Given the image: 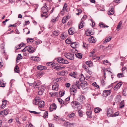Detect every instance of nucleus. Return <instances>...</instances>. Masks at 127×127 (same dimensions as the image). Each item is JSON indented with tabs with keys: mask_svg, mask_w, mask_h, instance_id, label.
I'll use <instances>...</instances> for the list:
<instances>
[{
	"mask_svg": "<svg viewBox=\"0 0 127 127\" xmlns=\"http://www.w3.org/2000/svg\"><path fill=\"white\" fill-rule=\"evenodd\" d=\"M85 99V98L84 96L81 95H80L78 99V101L80 102L76 101L73 102L74 103L75 105V106L77 109L79 108L80 109L81 108V107L80 104L83 102V101Z\"/></svg>",
	"mask_w": 127,
	"mask_h": 127,
	"instance_id": "1",
	"label": "nucleus"
},
{
	"mask_svg": "<svg viewBox=\"0 0 127 127\" xmlns=\"http://www.w3.org/2000/svg\"><path fill=\"white\" fill-rule=\"evenodd\" d=\"M52 67L53 68L55 69L58 71L63 69L65 67L64 66H59L58 64L56 63H53Z\"/></svg>",
	"mask_w": 127,
	"mask_h": 127,
	"instance_id": "2",
	"label": "nucleus"
},
{
	"mask_svg": "<svg viewBox=\"0 0 127 127\" xmlns=\"http://www.w3.org/2000/svg\"><path fill=\"white\" fill-rule=\"evenodd\" d=\"M64 56L67 59L71 60H73L74 58V54L70 53H65Z\"/></svg>",
	"mask_w": 127,
	"mask_h": 127,
	"instance_id": "3",
	"label": "nucleus"
},
{
	"mask_svg": "<svg viewBox=\"0 0 127 127\" xmlns=\"http://www.w3.org/2000/svg\"><path fill=\"white\" fill-rule=\"evenodd\" d=\"M57 61L58 62L60 63L65 64H67L68 63V61L66 60H65L62 58H58Z\"/></svg>",
	"mask_w": 127,
	"mask_h": 127,
	"instance_id": "4",
	"label": "nucleus"
},
{
	"mask_svg": "<svg viewBox=\"0 0 127 127\" xmlns=\"http://www.w3.org/2000/svg\"><path fill=\"white\" fill-rule=\"evenodd\" d=\"M71 87L70 88V93L71 95H74L77 92V88L74 85H72Z\"/></svg>",
	"mask_w": 127,
	"mask_h": 127,
	"instance_id": "5",
	"label": "nucleus"
},
{
	"mask_svg": "<svg viewBox=\"0 0 127 127\" xmlns=\"http://www.w3.org/2000/svg\"><path fill=\"white\" fill-rule=\"evenodd\" d=\"M113 111L112 110L111 108L108 109L107 110V115L108 117L113 116Z\"/></svg>",
	"mask_w": 127,
	"mask_h": 127,
	"instance_id": "6",
	"label": "nucleus"
},
{
	"mask_svg": "<svg viewBox=\"0 0 127 127\" xmlns=\"http://www.w3.org/2000/svg\"><path fill=\"white\" fill-rule=\"evenodd\" d=\"M68 33L70 35H72L75 33L76 32L75 29L72 27L70 28L68 30Z\"/></svg>",
	"mask_w": 127,
	"mask_h": 127,
	"instance_id": "7",
	"label": "nucleus"
},
{
	"mask_svg": "<svg viewBox=\"0 0 127 127\" xmlns=\"http://www.w3.org/2000/svg\"><path fill=\"white\" fill-rule=\"evenodd\" d=\"M48 9L46 5H44L41 8V11L42 12H44L43 14H46L48 11Z\"/></svg>",
	"mask_w": 127,
	"mask_h": 127,
	"instance_id": "8",
	"label": "nucleus"
},
{
	"mask_svg": "<svg viewBox=\"0 0 127 127\" xmlns=\"http://www.w3.org/2000/svg\"><path fill=\"white\" fill-rule=\"evenodd\" d=\"M122 84V83L121 82L118 83L114 87V90L115 91L117 90L120 88Z\"/></svg>",
	"mask_w": 127,
	"mask_h": 127,
	"instance_id": "9",
	"label": "nucleus"
},
{
	"mask_svg": "<svg viewBox=\"0 0 127 127\" xmlns=\"http://www.w3.org/2000/svg\"><path fill=\"white\" fill-rule=\"evenodd\" d=\"M74 124L73 123H70L68 122L64 123V125L67 127H73Z\"/></svg>",
	"mask_w": 127,
	"mask_h": 127,
	"instance_id": "10",
	"label": "nucleus"
},
{
	"mask_svg": "<svg viewBox=\"0 0 127 127\" xmlns=\"http://www.w3.org/2000/svg\"><path fill=\"white\" fill-rule=\"evenodd\" d=\"M89 42L91 43H95L96 42V40L93 36H91L88 39Z\"/></svg>",
	"mask_w": 127,
	"mask_h": 127,
	"instance_id": "11",
	"label": "nucleus"
},
{
	"mask_svg": "<svg viewBox=\"0 0 127 127\" xmlns=\"http://www.w3.org/2000/svg\"><path fill=\"white\" fill-rule=\"evenodd\" d=\"M56 105L54 103H53L52 105H50V110L52 111L54 109H56Z\"/></svg>",
	"mask_w": 127,
	"mask_h": 127,
	"instance_id": "12",
	"label": "nucleus"
},
{
	"mask_svg": "<svg viewBox=\"0 0 127 127\" xmlns=\"http://www.w3.org/2000/svg\"><path fill=\"white\" fill-rule=\"evenodd\" d=\"M70 17L68 16H67L66 17H64L62 20V22L63 24L65 23L66 21H67L69 18Z\"/></svg>",
	"mask_w": 127,
	"mask_h": 127,
	"instance_id": "13",
	"label": "nucleus"
},
{
	"mask_svg": "<svg viewBox=\"0 0 127 127\" xmlns=\"http://www.w3.org/2000/svg\"><path fill=\"white\" fill-rule=\"evenodd\" d=\"M59 85L57 83H56L52 86V89L53 90L57 91L58 89Z\"/></svg>",
	"mask_w": 127,
	"mask_h": 127,
	"instance_id": "14",
	"label": "nucleus"
},
{
	"mask_svg": "<svg viewBox=\"0 0 127 127\" xmlns=\"http://www.w3.org/2000/svg\"><path fill=\"white\" fill-rule=\"evenodd\" d=\"M111 93V91L110 90H106L104 91L103 95L107 96L109 95Z\"/></svg>",
	"mask_w": 127,
	"mask_h": 127,
	"instance_id": "15",
	"label": "nucleus"
},
{
	"mask_svg": "<svg viewBox=\"0 0 127 127\" xmlns=\"http://www.w3.org/2000/svg\"><path fill=\"white\" fill-rule=\"evenodd\" d=\"M31 59L33 61L37 62L39 61L40 60L39 57L35 56H32Z\"/></svg>",
	"mask_w": 127,
	"mask_h": 127,
	"instance_id": "16",
	"label": "nucleus"
},
{
	"mask_svg": "<svg viewBox=\"0 0 127 127\" xmlns=\"http://www.w3.org/2000/svg\"><path fill=\"white\" fill-rule=\"evenodd\" d=\"M8 113L7 109H5L3 111H1L0 113V115H2L3 116L6 115Z\"/></svg>",
	"mask_w": 127,
	"mask_h": 127,
	"instance_id": "17",
	"label": "nucleus"
},
{
	"mask_svg": "<svg viewBox=\"0 0 127 127\" xmlns=\"http://www.w3.org/2000/svg\"><path fill=\"white\" fill-rule=\"evenodd\" d=\"M40 99L37 97H36L33 101V104L35 105H37L38 104Z\"/></svg>",
	"mask_w": 127,
	"mask_h": 127,
	"instance_id": "18",
	"label": "nucleus"
},
{
	"mask_svg": "<svg viewBox=\"0 0 127 127\" xmlns=\"http://www.w3.org/2000/svg\"><path fill=\"white\" fill-rule=\"evenodd\" d=\"M29 46L30 47H29V48L28 49L29 52L30 53H32L35 50L34 48L30 46Z\"/></svg>",
	"mask_w": 127,
	"mask_h": 127,
	"instance_id": "19",
	"label": "nucleus"
},
{
	"mask_svg": "<svg viewBox=\"0 0 127 127\" xmlns=\"http://www.w3.org/2000/svg\"><path fill=\"white\" fill-rule=\"evenodd\" d=\"M112 7L111 9H109L108 11V14L109 15H113L114 13L113 8Z\"/></svg>",
	"mask_w": 127,
	"mask_h": 127,
	"instance_id": "20",
	"label": "nucleus"
},
{
	"mask_svg": "<svg viewBox=\"0 0 127 127\" xmlns=\"http://www.w3.org/2000/svg\"><path fill=\"white\" fill-rule=\"evenodd\" d=\"M37 69L39 70H42L43 69H46V68L44 66L42 65H39L37 66Z\"/></svg>",
	"mask_w": 127,
	"mask_h": 127,
	"instance_id": "21",
	"label": "nucleus"
},
{
	"mask_svg": "<svg viewBox=\"0 0 127 127\" xmlns=\"http://www.w3.org/2000/svg\"><path fill=\"white\" fill-rule=\"evenodd\" d=\"M38 104L39 106L41 108L43 107L44 105V102L43 101H39Z\"/></svg>",
	"mask_w": 127,
	"mask_h": 127,
	"instance_id": "22",
	"label": "nucleus"
},
{
	"mask_svg": "<svg viewBox=\"0 0 127 127\" xmlns=\"http://www.w3.org/2000/svg\"><path fill=\"white\" fill-rule=\"evenodd\" d=\"M7 103V101L6 100H4L2 101V104L1 106V108H2L3 109Z\"/></svg>",
	"mask_w": 127,
	"mask_h": 127,
	"instance_id": "23",
	"label": "nucleus"
},
{
	"mask_svg": "<svg viewBox=\"0 0 127 127\" xmlns=\"http://www.w3.org/2000/svg\"><path fill=\"white\" fill-rule=\"evenodd\" d=\"M84 22L82 21L80 23L79 25V29H80L83 27L84 26Z\"/></svg>",
	"mask_w": 127,
	"mask_h": 127,
	"instance_id": "24",
	"label": "nucleus"
},
{
	"mask_svg": "<svg viewBox=\"0 0 127 127\" xmlns=\"http://www.w3.org/2000/svg\"><path fill=\"white\" fill-rule=\"evenodd\" d=\"M86 64L88 65L89 67H92L93 66V64L92 62L91 61H87L86 62Z\"/></svg>",
	"mask_w": 127,
	"mask_h": 127,
	"instance_id": "25",
	"label": "nucleus"
},
{
	"mask_svg": "<svg viewBox=\"0 0 127 127\" xmlns=\"http://www.w3.org/2000/svg\"><path fill=\"white\" fill-rule=\"evenodd\" d=\"M86 114L88 117L89 118H91L92 117L91 115L92 111H87L86 112Z\"/></svg>",
	"mask_w": 127,
	"mask_h": 127,
	"instance_id": "26",
	"label": "nucleus"
},
{
	"mask_svg": "<svg viewBox=\"0 0 127 127\" xmlns=\"http://www.w3.org/2000/svg\"><path fill=\"white\" fill-rule=\"evenodd\" d=\"M122 22L121 21H120L117 27V30L118 31L120 30Z\"/></svg>",
	"mask_w": 127,
	"mask_h": 127,
	"instance_id": "27",
	"label": "nucleus"
},
{
	"mask_svg": "<svg viewBox=\"0 0 127 127\" xmlns=\"http://www.w3.org/2000/svg\"><path fill=\"white\" fill-rule=\"evenodd\" d=\"M53 34L55 36H57L60 34L59 32L58 31H55L53 32Z\"/></svg>",
	"mask_w": 127,
	"mask_h": 127,
	"instance_id": "28",
	"label": "nucleus"
},
{
	"mask_svg": "<svg viewBox=\"0 0 127 127\" xmlns=\"http://www.w3.org/2000/svg\"><path fill=\"white\" fill-rule=\"evenodd\" d=\"M73 85H74L75 86H76L77 87L78 89H80V84L79 81H76L74 83Z\"/></svg>",
	"mask_w": 127,
	"mask_h": 127,
	"instance_id": "29",
	"label": "nucleus"
},
{
	"mask_svg": "<svg viewBox=\"0 0 127 127\" xmlns=\"http://www.w3.org/2000/svg\"><path fill=\"white\" fill-rule=\"evenodd\" d=\"M91 32L89 30H86V31L85 33L86 35L87 36H89L92 35V34L91 33Z\"/></svg>",
	"mask_w": 127,
	"mask_h": 127,
	"instance_id": "30",
	"label": "nucleus"
},
{
	"mask_svg": "<svg viewBox=\"0 0 127 127\" xmlns=\"http://www.w3.org/2000/svg\"><path fill=\"white\" fill-rule=\"evenodd\" d=\"M69 75L72 77L74 78H76V73L75 72H72L69 74Z\"/></svg>",
	"mask_w": 127,
	"mask_h": 127,
	"instance_id": "31",
	"label": "nucleus"
},
{
	"mask_svg": "<svg viewBox=\"0 0 127 127\" xmlns=\"http://www.w3.org/2000/svg\"><path fill=\"white\" fill-rule=\"evenodd\" d=\"M111 40V37H110L109 36L106 38L105 40L103 41V43H105L110 41Z\"/></svg>",
	"mask_w": 127,
	"mask_h": 127,
	"instance_id": "32",
	"label": "nucleus"
},
{
	"mask_svg": "<svg viewBox=\"0 0 127 127\" xmlns=\"http://www.w3.org/2000/svg\"><path fill=\"white\" fill-rule=\"evenodd\" d=\"M70 45L73 48H75L76 47V46L77 45L76 42H72L71 43Z\"/></svg>",
	"mask_w": 127,
	"mask_h": 127,
	"instance_id": "33",
	"label": "nucleus"
},
{
	"mask_svg": "<svg viewBox=\"0 0 127 127\" xmlns=\"http://www.w3.org/2000/svg\"><path fill=\"white\" fill-rule=\"evenodd\" d=\"M102 110L100 109L99 107H96L94 109V111L95 113H97L99 112Z\"/></svg>",
	"mask_w": 127,
	"mask_h": 127,
	"instance_id": "34",
	"label": "nucleus"
},
{
	"mask_svg": "<svg viewBox=\"0 0 127 127\" xmlns=\"http://www.w3.org/2000/svg\"><path fill=\"white\" fill-rule=\"evenodd\" d=\"M34 41V40L32 38H29L27 39V42L29 43H32Z\"/></svg>",
	"mask_w": 127,
	"mask_h": 127,
	"instance_id": "35",
	"label": "nucleus"
},
{
	"mask_svg": "<svg viewBox=\"0 0 127 127\" xmlns=\"http://www.w3.org/2000/svg\"><path fill=\"white\" fill-rule=\"evenodd\" d=\"M76 57L78 58L81 59L82 58V54H81L78 53L75 54Z\"/></svg>",
	"mask_w": 127,
	"mask_h": 127,
	"instance_id": "36",
	"label": "nucleus"
},
{
	"mask_svg": "<svg viewBox=\"0 0 127 127\" xmlns=\"http://www.w3.org/2000/svg\"><path fill=\"white\" fill-rule=\"evenodd\" d=\"M121 96L120 95H118L116 96V101H119L121 99Z\"/></svg>",
	"mask_w": 127,
	"mask_h": 127,
	"instance_id": "37",
	"label": "nucleus"
},
{
	"mask_svg": "<svg viewBox=\"0 0 127 127\" xmlns=\"http://www.w3.org/2000/svg\"><path fill=\"white\" fill-rule=\"evenodd\" d=\"M45 87L44 86H41L38 88V90L44 91Z\"/></svg>",
	"mask_w": 127,
	"mask_h": 127,
	"instance_id": "38",
	"label": "nucleus"
},
{
	"mask_svg": "<svg viewBox=\"0 0 127 127\" xmlns=\"http://www.w3.org/2000/svg\"><path fill=\"white\" fill-rule=\"evenodd\" d=\"M124 101H122L120 104V108H122L124 107Z\"/></svg>",
	"mask_w": 127,
	"mask_h": 127,
	"instance_id": "39",
	"label": "nucleus"
},
{
	"mask_svg": "<svg viewBox=\"0 0 127 127\" xmlns=\"http://www.w3.org/2000/svg\"><path fill=\"white\" fill-rule=\"evenodd\" d=\"M14 70L16 72L18 73L19 72V68L17 66H16L15 67Z\"/></svg>",
	"mask_w": 127,
	"mask_h": 127,
	"instance_id": "40",
	"label": "nucleus"
},
{
	"mask_svg": "<svg viewBox=\"0 0 127 127\" xmlns=\"http://www.w3.org/2000/svg\"><path fill=\"white\" fill-rule=\"evenodd\" d=\"M22 56L20 54H19L17 56L16 58V60L17 61L18 60H20L22 58Z\"/></svg>",
	"mask_w": 127,
	"mask_h": 127,
	"instance_id": "41",
	"label": "nucleus"
},
{
	"mask_svg": "<svg viewBox=\"0 0 127 127\" xmlns=\"http://www.w3.org/2000/svg\"><path fill=\"white\" fill-rule=\"evenodd\" d=\"M5 86V85L4 83L2 81H0V87H4Z\"/></svg>",
	"mask_w": 127,
	"mask_h": 127,
	"instance_id": "42",
	"label": "nucleus"
},
{
	"mask_svg": "<svg viewBox=\"0 0 127 127\" xmlns=\"http://www.w3.org/2000/svg\"><path fill=\"white\" fill-rule=\"evenodd\" d=\"M29 47H30L29 46L25 47V48L22 50V51L25 52L28 50V49H29Z\"/></svg>",
	"mask_w": 127,
	"mask_h": 127,
	"instance_id": "43",
	"label": "nucleus"
},
{
	"mask_svg": "<svg viewBox=\"0 0 127 127\" xmlns=\"http://www.w3.org/2000/svg\"><path fill=\"white\" fill-rule=\"evenodd\" d=\"M99 25L100 27H102V28L107 27V28H108V26L105 25H104L102 23L99 24Z\"/></svg>",
	"mask_w": 127,
	"mask_h": 127,
	"instance_id": "44",
	"label": "nucleus"
},
{
	"mask_svg": "<svg viewBox=\"0 0 127 127\" xmlns=\"http://www.w3.org/2000/svg\"><path fill=\"white\" fill-rule=\"evenodd\" d=\"M44 12H42L41 14V16L42 17H45V18H47L48 17V16L47 15V13H46V14H43Z\"/></svg>",
	"mask_w": 127,
	"mask_h": 127,
	"instance_id": "45",
	"label": "nucleus"
},
{
	"mask_svg": "<svg viewBox=\"0 0 127 127\" xmlns=\"http://www.w3.org/2000/svg\"><path fill=\"white\" fill-rule=\"evenodd\" d=\"M86 71L90 75L92 73V71H91V70L89 68H88L87 70H86Z\"/></svg>",
	"mask_w": 127,
	"mask_h": 127,
	"instance_id": "46",
	"label": "nucleus"
},
{
	"mask_svg": "<svg viewBox=\"0 0 127 127\" xmlns=\"http://www.w3.org/2000/svg\"><path fill=\"white\" fill-rule=\"evenodd\" d=\"M95 50L94 49L91 52L89 56L90 57H91L94 55L93 54L95 52Z\"/></svg>",
	"mask_w": 127,
	"mask_h": 127,
	"instance_id": "47",
	"label": "nucleus"
},
{
	"mask_svg": "<svg viewBox=\"0 0 127 127\" xmlns=\"http://www.w3.org/2000/svg\"><path fill=\"white\" fill-rule=\"evenodd\" d=\"M78 112L79 113V116L80 117H82L83 116V115L81 111L79 109L78 110Z\"/></svg>",
	"mask_w": 127,
	"mask_h": 127,
	"instance_id": "48",
	"label": "nucleus"
},
{
	"mask_svg": "<svg viewBox=\"0 0 127 127\" xmlns=\"http://www.w3.org/2000/svg\"><path fill=\"white\" fill-rule=\"evenodd\" d=\"M85 79V78L84 76V75L82 74H81V78L80 80L81 81H83Z\"/></svg>",
	"mask_w": 127,
	"mask_h": 127,
	"instance_id": "49",
	"label": "nucleus"
},
{
	"mask_svg": "<svg viewBox=\"0 0 127 127\" xmlns=\"http://www.w3.org/2000/svg\"><path fill=\"white\" fill-rule=\"evenodd\" d=\"M75 116V114L73 113L69 114L68 115V117L69 118H72L73 117Z\"/></svg>",
	"mask_w": 127,
	"mask_h": 127,
	"instance_id": "50",
	"label": "nucleus"
},
{
	"mask_svg": "<svg viewBox=\"0 0 127 127\" xmlns=\"http://www.w3.org/2000/svg\"><path fill=\"white\" fill-rule=\"evenodd\" d=\"M77 12H78V13H76V14L78 15L80 14L82 12V10L80 9H77Z\"/></svg>",
	"mask_w": 127,
	"mask_h": 127,
	"instance_id": "51",
	"label": "nucleus"
},
{
	"mask_svg": "<svg viewBox=\"0 0 127 127\" xmlns=\"http://www.w3.org/2000/svg\"><path fill=\"white\" fill-rule=\"evenodd\" d=\"M123 73H118L117 75V77L119 78L122 77H123Z\"/></svg>",
	"mask_w": 127,
	"mask_h": 127,
	"instance_id": "52",
	"label": "nucleus"
},
{
	"mask_svg": "<svg viewBox=\"0 0 127 127\" xmlns=\"http://www.w3.org/2000/svg\"><path fill=\"white\" fill-rule=\"evenodd\" d=\"M48 116V112L47 111H45L44 113V115L43 116L44 117H46Z\"/></svg>",
	"mask_w": 127,
	"mask_h": 127,
	"instance_id": "53",
	"label": "nucleus"
},
{
	"mask_svg": "<svg viewBox=\"0 0 127 127\" xmlns=\"http://www.w3.org/2000/svg\"><path fill=\"white\" fill-rule=\"evenodd\" d=\"M92 85L96 87H97V88H99V86H98L96 83V82H94L93 83Z\"/></svg>",
	"mask_w": 127,
	"mask_h": 127,
	"instance_id": "54",
	"label": "nucleus"
},
{
	"mask_svg": "<svg viewBox=\"0 0 127 127\" xmlns=\"http://www.w3.org/2000/svg\"><path fill=\"white\" fill-rule=\"evenodd\" d=\"M87 16L86 15H84L82 18L81 20L82 21L84 20H85L87 18Z\"/></svg>",
	"mask_w": 127,
	"mask_h": 127,
	"instance_id": "55",
	"label": "nucleus"
},
{
	"mask_svg": "<svg viewBox=\"0 0 127 127\" xmlns=\"http://www.w3.org/2000/svg\"><path fill=\"white\" fill-rule=\"evenodd\" d=\"M61 38L62 39H65L66 37L64 36L63 34H62L61 36Z\"/></svg>",
	"mask_w": 127,
	"mask_h": 127,
	"instance_id": "56",
	"label": "nucleus"
},
{
	"mask_svg": "<svg viewBox=\"0 0 127 127\" xmlns=\"http://www.w3.org/2000/svg\"><path fill=\"white\" fill-rule=\"evenodd\" d=\"M70 86V84L68 83H66L65 84V86L67 88L69 87Z\"/></svg>",
	"mask_w": 127,
	"mask_h": 127,
	"instance_id": "57",
	"label": "nucleus"
},
{
	"mask_svg": "<svg viewBox=\"0 0 127 127\" xmlns=\"http://www.w3.org/2000/svg\"><path fill=\"white\" fill-rule=\"evenodd\" d=\"M71 42L68 39H66L65 40V42L67 44H70L71 43Z\"/></svg>",
	"mask_w": 127,
	"mask_h": 127,
	"instance_id": "58",
	"label": "nucleus"
},
{
	"mask_svg": "<svg viewBox=\"0 0 127 127\" xmlns=\"http://www.w3.org/2000/svg\"><path fill=\"white\" fill-rule=\"evenodd\" d=\"M53 64V63L52 62L48 63H47V64L48 66H51L52 67V64Z\"/></svg>",
	"mask_w": 127,
	"mask_h": 127,
	"instance_id": "59",
	"label": "nucleus"
},
{
	"mask_svg": "<svg viewBox=\"0 0 127 127\" xmlns=\"http://www.w3.org/2000/svg\"><path fill=\"white\" fill-rule=\"evenodd\" d=\"M108 63V61L107 60H105L103 61V63L104 64L107 65V64Z\"/></svg>",
	"mask_w": 127,
	"mask_h": 127,
	"instance_id": "60",
	"label": "nucleus"
},
{
	"mask_svg": "<svg viewBox=\"0 0 127 127\" xmlns=\"http://www.w3.org/2000/svg\"><path fill=\"white\" fill-rule=\"evenodd\" d=\"M39 91H38V94L39 95H42V93H43V92H44V91H40V90H38Z\"/></svg>",
	"mask_w": 127,
	"mask_h": 127,
	"instance_id": "61",
	"label": "nucleus"
},
{
	"mask_svg": "<svg viewBox=\"0 0 127 127\" xmlns=\"http://www.w3.org/2000/svg\"><path fill=\"white\" fill-rule=\"evenodd\" d=\"M50 94L51 95V96H53L56 95V93H50Z\"/></svg>",
	"mask_w": 127,
	"mask_h": 127,
	"instance_id": "62",
	"label": "nucleus"
},
{
	"mask_svg": "<svg viewBox=\"0 0 127 127\" xmlns=\"http://www.w3.org/2000/svg\"><path fill=\"white\" fill-rule=\"evenodd\" d=\"M58 100L60 104H62L63 103L62 101L63 100L62 99L58 98Z\"/></svg>",
	"mask_w": 127,
	"mask_h": 127,
	"instance_id": "63",
	"label": "nucleus"
},
{
	"mask_svg": "<svg viewBox=\"0 0 127 127\" xmlns=\"http://www.w3.org/2000/svg\"><path fill=\"white\" fill-rule=\"evenodd\" d=\"M60 80H61V78H57L56 79H55L54 80V81L55 82H57L59 81Z\"/></svg>",
	"mask_w": 127,
	"mask_h": 127,
	"instance_id": "64",
	"label": "nucleus"
}]
</instances>
